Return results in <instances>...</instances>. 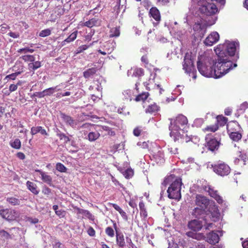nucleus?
Here are the masks:
<instances>
[{
	"instance_id": "obj_1",
	"label": "nucleus",
	"mask_w": 248,
	"mask_h": 248,
	"mask_svg": "<svg viewBox=\"0 0 248 248\" xmlns=\"http://www.w3.org/2000/svg\"><path fill=\"white\" fill-rule=\"evenodd\" d=\"M195 202L197 206L193 210L195 216H200L206 211L210 214V218L212 221L216 222L219 220V211L214 201L210 200L204 196L197 194L195 197Z\"/></svg>"
},
{
	"instance_id": "obj_2",
	"label": "nucleus",
	"mask_w": 248,
	"mask_h": 248,
	"mask_svg": "<svg viewBox=\"0 0 248 248\" xmlns=\"http://www.w3.org/2000/svg\"><path fill=\"white\" fill-rule=\"evenodd\" d=\"M222 46L216 47L215 51L217 55V62H215L214 71L215 73L214 78H217L228 73L229 71L237 66V64L233 63L230 60L229 57L221 51L220 48Z\"/></svg>"
},
{
	"instance_id": "obj_3",
	"label": "nucleus",
	"mask_w": 248,
	"mask_h": 248,
	"mask_svg": "<svg viewBox=\"0 0 248 248\" xmlns=\"http://www.w3.org/2000/svg\"><path fill=\"white\" fill-rule=\"evenodd\" d=\"M214 65V61L209 57H201L197 62V68L199 72L206 77L214 78L215 73Z\"/></svg>"
},
{
	"instance_id": "obj_4",
	"label": "nucleus",
	"mask_w": 248,
	"mask_h": 248,
	"mask_svg": "<svg viewBox=\"0 0 248 248\" xmlns=\"http://www.w3.org/2000/svg\"><path fill=\"white\" fill-rule=\"evenodd\" d=\"M188 123L187 118L183 115H179L176 117L173 124L171 123L170 126V136L174 139L175 141L178 140L181 136L179 130L181 129V127H183L187 124Z\"/></svg>"
},
{
	"instance_id": "obj_5",
	"label": "nucleus",
	"mask_w": 248,
	"mask_h": 248,
	"mask_svg": "<svg viewBox=\"0 0 248 248\" xmlns=\"http://www.w3.org/2000/svg\"><path fill=\"white\" fill-rule=\"evenodd\" d=\"M182 179L176 178L167 190L168 197L170 199L179 201L181 199Z\"/></svg>"
},
{
	"instance_id": "obj_6",
	"label": "nucleus",
	"mask_w": 248,
	"mask_h": 248,
	"mask_svg": "<svg viewBox=\"0 0 248 248\" xmlns=\"http://www.w3.org/2000/svg\"><path fill=\"white\" fill-rule=\"evenodd\" d=\"M211 168L217 175L222 177L228 176L231 172L229 165L221 160H218L212 164Z\"/></svg>"
},
{
	"instance_id": "obj_7",
	"label": "nucleus",
	"mask_w": 248,
	"mask_h": 248,
	"mask_svg": "<svg viewBox=\"0 0 248 248\" xmlns=\"http://www.w3.org/2000/svg\"><path fill=\"white\" fill-rule=\"evenodd\" d=\"M113 222V226L116 231V242L119 248H126L125 241L124 235L122 233L118 232L117 224L115 222ZM125 241L127 244L128 248H137L133 243L131 239L128 237H126Z\"/></svg>"
},
{
	"instance_id": "obj_8",
	"label": "nucleus",
	"mask_w": 248,
	"mask_h": 248,
	"mask_svg": "<svg viewBox=\"0 0 248 248\" xmlns=\"http://www.w3.org/2000/svg\"><path fill=\"white\" fill-rule=\"evenodd\" d=\"M0 216L9 221H12L19 217L20 213L15 209L6 208L0 210Z\"/></svg>"
},
{
	"instance_id": "obj_9",
	"label": "nucleus",
	"mask_w": 248,
	"mask_h": 248,
	"mask_svg": "<svg viewBox=\"0 0 248 248\" xmlns=\"http://www.w3.org/2000/svg\"><path fill=\"white\" fill-rule=\"evenodd\" d=\"M205 147L212 152L217 151L220 146V142L211 134H207L205 137Z\"/></svg>"
},
{
	"instance_id": "obj_10",
	"label": "nucleus",
	"mask_w": 248,
	"mask_h": 248,
	"mask_svg": "<svg viewBox=\"0 0 248 248\" xmlns=\"http://www.w3.org/2000/svg\"><path fill=\"white\" fill-rule=\"evenodd\" d=\"M238 44L234 42L226 43L223 45H219L217 47L222 46L220 48L221 51L224 53V54L227 55L228 57L233 56L235 55L236 50V46Z\"/></svg>"
},
{
	"instance_id": "obj_11",
	"label": "nucleus",
	"mask_w": 248,
	"mask_h": 248,
	"mask_svg": "<svg viewBox=\"0 0 248 248\" xmlns=\"http://www.w3.org/2000/svg\"><path fill=\"white\" fill-rule=\"evenodd\" d=\"M200 11L201 13L206 16H211L217 12V6L213 3H206L200 7Z\"/></svg>"
},
{
	"instance_id": "obj_12",
	"label": "nucleus",
	"mask_w": 248,
	"mask_h": 248,
	"mask_svg": "<svg viewBox=\"0 0 248 248\" xmlns=\"http://www.w3.org/2000/svg\"><path fill=\"white\" fill-rule=\"evenodd\" d=\"M183 66V69L187 73H190L194 69L193 58L191 53H186Z\"/></svg>"
},
{
	"instance_id": "obj_13",
	"label": "nucleus",
	"mask_w": 248,
	"mask_h": 248,
	"mask_svg": "<svg viewBox=\"0 0 248 248\" xmlns=\"http://www.w3.org/2000/svg\"><path fill=\"white\" fill-rule=\"evenodd\" d=\"M204 190L208 192L209 195L214 198L218 203L221 204L223 202L222 198L219 195L217 190H215L213 187L210 186H206Z\"/></svg>"
},
{
	"instance_id": "obj_14",
	"label": "nucleus",
	"mask_w": 248,
	"mask_h": 248,
	"mask_svg": "<svg viewBox=\"0 0 248 248\" xmlns=\"http://www.w3.org/2000/svg\"><path fill=\"white\" fill-rule=\"evenodd\" d=\"M220 238L217 232L212 231L207 233L205 236V241L209 244L215 245L219 241Z\"/></svg>"
},
{
	"instance_id": "obj_15",
	"label": "nucleus",
	"mask_w": 248,
	"mask_h": 248,
	"mask_svg": "<svg viewBox=\"0 0 248 248\" xmlns=\"http://www.w3.org/2000/svg\"><path fill=\"white\" fill-rule=\"evenodd\" d=\"M219 38V35L217 32H212L206 38L204 43L206 46H212L218 41Z\"/></svg>"
},
{
	"instance_id": "obj_16",
	"label": "nucleus",
	"mask_w": 248,
	"mask_h": 248,
	"mask_svg": "<svg viewBox=\"0 0 248 248\" xmlns=\"http://www.w3.org/2000/svg\"><path fill=\"white\" fill-rule=\"evenodd\" d=\"M188 228L194 232H198L201 230L203 224L201 221L198 219H193L188 222Z\"/></svg>"
},
{
	"instance_id": "obj_17",
	"label": "nucleus",
	"mask_w": 248,
	"mask_h": 248,
	"mask_svg": "<svg viewBox=\"0 0 248 248\" xmlns=\"http://www.w3.org/2000/svg\"><path fill=\"white\" fill-rule=\"evenodd\" d=\"M50 16L49 17L50 21L54 22L61 15L63 14V9L60 7H54L50 12Z\"/></svg>"
},
{
	"instance_id": "obj_18",
	"label": "nucleus",
	"mask_w": 248,
	"mask_h": 248,
	"mask_svg": "<svg viewBox=\"0 0 248 248\" xmlns=\"http://www.w3.org/2000/svg\"><path fill=\"white\" fill-rule=\"evenodd\" d=\"M240 129L241 126L236 121H231L227 124V133H231L232 132L240 131Z\"/></svg>"
},
{
	"instance_id": "obj_19",
	"label": "nucleus",
	"mask_w": 248,
	"mask_h": 248,
	"mask_svg": "<svg viewBox=\"0 0 248 248\" xmlns=\"http://www.w3.org/2000/svg\"><path fill=\"white\" fill-rule=\"evenodd\" d=\"M149 15L150 17H153L157 22L161 20L160 12L155 7H153L150 9Z\"/></svg>"
},
{
	"instance_id": "obj_20",
	"label": "nucleus",
	"mask_w": 248,
	"mask_h": 248,
	"mask_svg": "<svg viewBox=\"0 0 248 248\" xmlns=\"http://www.w3.org/2000/svg\"><path fill=\"white\" fill-rule=\"evenodd\" d=\"M40 133L43 135L47 136L48 133L46 132V129L41 126H33L31 128V134L32 135H34L37 133Z\"/></svg>"
},
{
	"instance_id": "obj_21",
	"label": "nucleus",
	"mask_w": 248,
	"mask_h": 248,
	"mask_svg": "<svg viewBox=\"0 0 248 248\" xmlns=\"http://www.w3.org/2000/svg\"><path fill=\"white\" fill-rule=\"evenodd\" d=\"M62 118L64 122L72 127H75L77 124V121L73 119L71 116L67 115L65 114H62Z\"/></svg>"
},
{
	"instance_id": "obj_22",
	"label": "nucleus",
	"mask_w": 248,
	"mask_h": 248,
	"mask_svg": "<svg viewBox=\"0 0 248 248\" xmlns=\"http://www.w3.org/2000/svg\"><path fill=\"white\" fill-rule=\"evenodd\" d=\"M164 155L162 151L159 150L153 155V158L157 164H162L164 162Z\"/></svg>"
},
{
	"instance_id": "obj_23",
	"label": "nucleus",
	"mask_w": 248,
	"mask_h": 248,
	"mask_svg": "<svg viewBox=\"0 0 248 248\" xmlns=\"http://www.w3.org/2000/svg\"><path fill=\"white\" fill-rule=\"evenodd\" d=\"M100 25V21L96 18H93L84 23V26L91 28L94 26H98Z\"/></svg>"
},
{
	"instance_id": "obj_24",
	"label": "nucleus",
	"mask_w": 248,
	"mask_h": 248,
	"mask_svg": "<svg viewBox=\"0 0 248 248\" xmlns=\"http://www.w3.org/2000/svg\"><path fill=\"white\" fill-rule=\"evenodd\" d=\"M35 171L39 172L40 174L41 175V178L43 182L47 183L49 186L51 185L52 178L50 175H47L46 173L40 170H36Z\"/></svg>"
},
{
	"instance_id": "obj_25",
	"label": "nucleus",
	"mask_w": 248,
	"mask_h": 248,
	"mask_svg": "<svg viewBox=\"0 0 248 248\" xmlns=\"http://www.w3.org/2000/svg\"><path fill=\"white\" fill-rule=\"evenodd\" d=\"M230 138L234 142H238L240 140L242 137V134L240 131L235 132H232L228 133Z\"/></svg>"
},
{
	"instance_id": "obj_26",
	"label": "nucleus",
	"mask_w": 248,
	"mask_h": 248,
	"mask_svg": "<svg viewBox=\"0 0 248 248\" xmlns=\"http://www.w3.org/2000/svg\"><path fill=\"white\" fill-rule=\"evenodd\" d=\"M160 107L155 103L148 105L145 109L146 113H156L159 110Z\"/></svg>"
},
{
	"instance_id": "obj_27",
	"label": "nucleus",
	"mask_w": 248,
	"mask_h": 248,
	"mask_svg": "<svg viewBox=\"0 0 248 248\" xmlns=\"http://www.w3.org/2000/svg\"><path fill=\"white\" fill-rule=\"evenodd\" d=\"M217 123L216 125L218 126H223L227 124L228 119L223 116L222 115H219L216 117Z\"/></svg>"
},
{
	"instance_id": "obj_28",
	"label": "nucleus",
	"mask_w": 248,
	"mask_h": 248,
	"mask_svg": "<svg viewBox=\"0 0 248 248\" xmlns=\"http://www.w3.org/2000/svg\"><path fill=\"white\" fill-rule=\"evenodd\" d=\"M28 189L35 195L39 193V190L37 189V185L31 181H28L26 183Z\"/></svg>"
},
{
	"instance_id": "obj_29",
	"label": "nucleus",
	"mask_w": 248,
	"mask_h": 248,
	"mask_svg": "<svg viewBox=\"0 0 248 248\" xmlns=\"http://www.w3.org/2000/svg\"><path fill=\"white\" fill-rule=\"evenodd\" d=\"M149 95L150 94L148 92H142L137 95L134 100L136 102H144Z\"/></svg>"
},
{
	"instance_id": "obj_30",
	"label": "nucleus",
	"mask_w": 248,
	"mask_h": 248,
	"mask_svg": "<svg viewBox=\"0 0 248 248\" xmlns=\"http://www.w3.org/2000/svg\"><path fill=\"white\" fill-rule=\"evenodd\" d=\"M96 67H92L87 69L83 72V76L85 78H89L93 76L97 72Z\"/></svg>"
},
{
	"instance_id": "obj_31",
	"label": "nucleus",
	"mask_w": 248,
	"mask_h": 248,
	"mask_svg": "<svg viewBox=\"0 0 248 248\" xmlns=\"http://www.w3.org/2000/svg\"><path fill=\"white\" fill-rule=\"evenodd\" d=\"M139 207L140 216L144 218H146L148 216V213L145 208V204L142 201L140 202Z\"/></svg>"
},
{
	"instance_id": "obj_32",
	"label": "nucleus",
	"mask_w": 248,
	"mask_h": 248,
	"mask_svg": "<svg viewBox=\"0 0 248 248\" xmlns=\"http://www.w3.org/2000/svg\"><path fill=\"white\" fill-rule=\"evenodd\" d=\"M6 201L13 206H18L20 204V200L14 197H7Z\"/></svg>"
},
{
	"instance_id": "obj_33",
	"label": "nucleus",
	"mask_w": 248,
	"mask_h": 248,
	"mask_svg": "<svg viewBox=\"0 0 248 248\" xmlns=\"http://www.w3.org/2000/svg\"><path fill=\"white\" fill-rule=\"evenodd\" d=\"M133 70V74H132L133 77L140 78L144 75V71L141 68L137 67V68H134Z\"/></svg>"
},
{
	"instance_id": "obj_34",
	"label": "nucleus",
	"mask_w": 248,
	"mask_h": 248,
	"mask_svg": "<svg viewBox=\"0 0 248 248\" xmlns=\"http://www.w3.org/2000/svg\"><path fill=\"white\" fill-rule=\"evenodd\" d=\"M100 134L98 132H91L88 134V140L90 141H94L97 140Z\"/></svg>"
},
{
	"instance_id": "obj_35",
	"label": "nucleus",
	"mask_w": 248,
	"mask_h": 248,
	"mask_svg": "<svg viewBox=\"0 0 248 248\" xmlns=\"http://www.w3.org/2000/svg\"><path fill=\"white\" fill-rule=\"evenodd\" d=\"M218 129V126L215 124L213 125H208L206 127L203 128L202 131L204 132H215Z\"/></svg>"
},
{
	"instance_id": "obj_36",
	"label": "nucleus",
	"mask_w": 248,
	"mask_h": 248,
	"mask_svg": "<svg viewBox=\"0 0 248 248\" xmlns=\"http://www.w3.org/2000/svg\"><path fill=\"white\" fill-rule=\"evenodd\" d=\"M120 34V28H112L110 30V37H118Z\"/></svg>"
},
{
	"instance_id": "obj_37",
	"label": "nucleus",
	"mask_w": 248,
	"mask_h": 248,
	"mask_svg": "<svg viewBox=\"0 0 248 248\" xmlns=\"http://www.w3.org/2000/svg\"><path fill=\"white\" fill-rule=\"evenodd\" d=\"M11 146L16 149H19L21 148V141L18 139H16L13 142H10Z\"/></svg>"
},
{
	"instance_id": "obj_38",
	"label": "nucleus",
	"mask_w": 248,
	"mask_h": 248,
	"mask_svg": "<svg viewBox=\"0 0 248 248\" xmlns=\"http://www.w3.org/2000/svg\"><path fill=\"white\" fill-rule=\"evenodd\" d=\"M57 136L59 138L60 140H63L64 142L67 143L70 141V139L64 133L59 132L57 133Z\"/></svg>"
},
{
	"instance_id": "obj_39",
	"label": "nucleus",
	"mask_w": 248,
	"mask_h": 248,
	"mask_svg": "<svg viewBox=\"0 0 248 248\" xmlns=\"http://www.w3.org/2000/svg\"><path fill=\"white\" fill-rule=\"evenodd\" d=\"M41 66V62L39 61H36L35 62H31L29 64V67L30 68H31L32 70H35Z\"/></svg>"
},
{
	"instance_id": "obj_40",
	"label": "nucleus",
	"mask_w": 248,
	"mask_h": 248,
	"mask_svg": "<svg viewBox=\"0 0 248 248\" xmlns=\"http://www.w3.org/2000/svg\"><path fill=\"white\" fill-rule=\"evenodd\" d=\"M20 59H21L25 62H33L35 60L34 56L33 55H26L22 56L20 57Z\"/></svg>"
},
{
	"instance_id": "obj_41",
	"label": "nucleus",
	"mask_w": 248,
	"mask_h": 248,
	"mask_svg": "<svg viewBox=\"0 0 248 248\" xmlns=\"http://www.w3.org/2000/svg\"><path fill=\"white\" fill-rule=\"evenodd\" d=\"M57 86L54 87H50L47 89H46L44 90V92L45 93V96H50L55 92V90L57 89Z\"/></svg>"
},
{
	"instance_id": "obj_42",
	"label": "nucleus",
	"mask_w": 248,
	"mask_h": 248,
	"mask_svg": "<svg viewBox=\"0 0 248 248\" xmlns=\"http://www.w3.org/2000/svg\"><path fill=\"white\" fill-rule=\"evenodd\" d=\"M56 169L57 170L61 172L66 171V168L61 163H58L56 165Z\"/></svg>"
},
{
	"instance_id": "obj_43",
	"label": "nucleus",
	"mask_w": 248,
	"mask_h": 248,
	"mask_svg": "<svg viewBox=\"0 0 248 248\" xmlns=\"http://www.w3.org/2000/svg\"><path fill=\"white\" fill-rule=\"evenodd\" d=\"M123 174L126 178L129 179L133 175L134 172L131 169L129 168L124 172Z\"/></svg>"
},
{
	"instance_id": "obj_44",
	"label": "nucleus",
	"mask_w": 248,
	"mask_h": 248,
	"mask_svg": "<svg viewBox=\"0 0 248 248\" xmlns=\"http://www.w3.org/2000/svg\"><path fill=\"white\" fill-rule=\"evenodd\" d=\"M51 32V30L49 29H46L44 30L41 31L39 33V36L40 37H45L46 36H48L50 35Z\"/></svg>"
},
{
	"instance_id": "obj_45",
	"label": "nucleus",
	"mask_w": 248,
	"mask_h": 248,
	"mask_svg": "<svg viewBox=\"0 0 248 248\" xmlns=\"http://www.w3.org/2000/svg\"><path fill=\"white\" fill-rule=\"evenodd\" d=\"M106 233L109 237H113L115 235L114 231L110 227H108L105 229Z\"/></svg>"
},
{
	"instance_id": "obj_46",
	"label": "nucleus",
	"mask_w": 248,
	"mask_h": 248,
	"mask_svg": "<svg viewBox=\"0 0 248 248\" xmlns=\"http://www.w3.org/2000/svg\"><path fill=\"white\" fill-rule=\"evenodd\" d=\"M93 44V43L91 44L90 45H82V46H80L79 47H78V49L77 50V53H81L84 50L87 49L90 46H92Z\"/></svg>"
},
{
	"instance_id": "obj_47",
	"label": "nucleus",
	"mask_w": 248,
	"mask_h": 248,
	"mask_svg": "<svg viewBox=\"0 0 248 248\" xmlns=\"http://www.w3.org/2000/svg\"><path fill=\"white\" fill-rule=\"evenodd\" d=\"M21 72H16L6 76L5 78H9L12 80H15L16 77L20 75Z\"/></svg>"
},
{
	"instance_id": "obj_48",
	"label": "nucleus",
	"mask_w": 248,
	"mask_h": 248,
	"mask_svg": "<svg viewBox=\"0 0 248 248\" xmlns=\"http://www.w3.org/2000/svg\"><path fill=\"white\" fill-rule=\"evenodd\" d=\"M34 51V50L33 49H31L29 47H25V48H20V49H19L18 50H17V52L18 53H27V52H30V53H32Z\"/></svg>"
},
{
	"instance_id": "obj_49",
	"label": "nucleus",
	"mask_w": 248,
	"mask_h": 248,
	"mask_svg": "<svg viewBox=\"0 0 248 248\" xmlns=\"http://www.w3.org/2000/svg\"><path fill=\"white\" fill-rule=\"evenodd\" d=\"M102 128L106 131L108 132V134L110 136H114L115 133L114 131H112L111 129L107 126H102Z\"/></svg>"
},
{
	"instance_id": "obj_50",
	"label": "nucleus",
	"mask_w": 248,
	"mask_h": 248,
	"mask_svg": "<svg viewBox=\"0 0 248 248\" xmlns=\"http://www.w3.org/2000/svg\"><path fill=\"white\" fill-rule=\"evenodd\" d=\"M194 239H197L198 240H205V236L202 233H196Z\"/></svg>"
},
{
	"instance_id": "obj_51",
	"label": "nucleus",
	"mask_w": 248,
	"mask_h": 248,
	"mask_svg": "<svg viewBox=\"0 0 248 248\" xmlns=\"http://www.w3.org/2000/svg\"><path fill=\"white\" fill-rule=\"evenodd\" d=\"M141 131L142 129L141 127H137L133 130V134L136 137H139L140 136Z\"/></svg>"
},
{
	"instance_id": "obj_52",
	"label": "nucleus",
	"mask_w": 248,
	"mask_h": 248,
	"mask_svg": "<svg viewBox=\"0 0 248 248\" xmlns=\"http://www.w3.org/2000/svg\"><path fill=\"white\" fill-rule=\"evenodd\" d=\"M45 94L44 93V91H43L42 92H35L33 94V96L37 97L39 98H41L44 97L45 96Z\"/></svg>"
},
{
	"instance_id": "obj_53",
	"label": "nucleus",
	"mask_w": 248,
	"mask_h": 248,
	"mask_svg": "<svg viewBox=\"0 0 248 248\" xmlns=\"http://www.w3.org/2000/svg\"><path fill=\"white\" fill-rule=\"evenodd\" d=\"M0 234L1 236L4 237L6 239L11 238L10 234L4 230H1L0 231Z\"/></svg>"
},
{
	"instance_id": "obj_54",
	"label": "nucleus",
	"mask_w": 248,
	"mask_h": 248,
	"mask_svg": "<svg viewBox=\"0 0 248 248\" xmlns=\"http://www.w3.org/2000/svg\"><path fill=\"white\" fill-rule=\"evenodd\" d=\"M55 214L60 217H63L66 214V212L63 210H59L55 212Z\"/></svg>"
},
{
	"instance_id": "obj_55",
	"label": "nucleus",
	"mask_w": 248,
	"mask_h": 248,
	"mask_svg": "<svg viewBox=\"0 0 248 248\" xmlns=\"http://www.w3.org/2000/svg\"><path fill=\"white\" fill-rule=\"evenodd\" d=\"M53 248H66L65 245L60 242H56L53 245Z\"/></svg>"
},
{
	"instance_id": "obj_56",
	"label": "nucleus",
	"mask_w": 248,
	"mask_h": 248,
	"mask_svg": "<svg viewBox=\"0 0 248 248\" xmlns=\"http://www.w3.org/2000/svg\"><path fill=\"white\" fill-rule=\"evenodd\" d=\"M205 224H204V227L205 230H209L210 228H212L213 223L210 222H207L206 219H204Z\"/></svg>"
},
{
	"instance_id": "obj_57",
	"label": "nucleus",
	"mask_w": 248,
	"mask_h": 248,
	"mask_svg": "<svg viewBox=\"0 0 248 248\" xmlns=\"http://www.w3.org/2000/svg\"><path fill=\"white\" fill-rule=\"evenodd\" d=\"M141 61L146 65H147L149 63L147 54H145L141 57Z\"/></svg>"
},
{
	"instance_id": "obj_58",
	"label": "nucleus",
	"mask_w": 248,
	"mask_h": 248,
	"mask_svg": "<svg viewBox=\"0 0 248 248\" xmlns=\"http://www.w3.org/2000/svg\"><path fill=\"white\" fill-rule=\"evenodd\" d=\"M142 4L146 9H148L151 5V2L149 0H143L142 2Z\"/></svg>"
},
{
	"instance_id": "obj_59",
	"label": "nucleus",
	"mask_w": 248,
	"mask_h": 248,
	"mask_svg": "<svg viewBox=\"0 0 248 248\" xmlns=\"http://www.w3.org/2000/svg\"><path fill=\"white\" fill-rule=\"evenodd\" d=\"M112 181L114 183L115 186H119L121 187L124 188V186L119 183V182L113 176H111Z\"/></svg>"
},
{
	"instance_id": "obj_60",
	"label": "nucleus",
	"mask_w": 248,
	"mask_h": 248,
	"mask_svg": "<svg viewBox=\"0 0 248 248\" xmlns=\"http://www.w3.org/2000/svg\"><path fill=\"white\" fill-rule=\"evenodd\" d=\"M87 232H88V234L90 235V236H94L95 234V232L94 231V230L93 229V227H90L88 231H87Z\"/></svg>"
},
{
	"instance_id": "obj_61",
	"label": "nucleus",
	"mask_w": 248,
	"mask_h": 248,
	"mask_svg": "<svg viewBox=\"0 0 248 248\" xmlns=\"http://www.w3.org/2000/svg\"><path fill=\"white\" fill-rule=\"evenodd\" d=\"M73 41L72 39L69 37V36L65 39L62 42L61 45L62 46H65L67 43H69Z\"/></svg>"
},
{
	"instance_id": "obj_62",
	"label": "nucleus",
	"mask_w": 248,
	"mask_h": 248,
	"mask_svg": "<svg viewBox=\"0 0 248 248\" xmlns=\"http://www.w3.org/2000/svg\"><path fill=\"white\" fill-rule=\"evenodd\" d=\"M248 108V103L245 102L243 103L240 107V109L242 110L245 111L247 108Z\"/></svg>"
},
{
	"instance_id": "obj_63",
	"label": "nucleus",
	"mask_w": 248,
	"mask_h": 248,
	"mask_svg": "<svg viewBox=\"0 0 248 248\" xmlns=\"http://www.w3.org/2000/svg\"><path fill=\"white\" fill-rule=\"evenodd\" d=\"M8 35L13 38H17L19 37V33L10 32Z\"/></svg>"
},
{
	"instance_id": "obj_64",
	"label": "nucleus",
	"mask_w": 248,
	"mask_h": 248,
	"mask_svg": "<svg viewBox=\"0 0 248 248\" xmlns=\"http://www.w3.org/2000/svg\"><path fill=\"white\" fill-rule=\"evenodd\" d=\"M10 29V27L6 24H3L2 25V27L1 28V31L2 33H4L6 32L7 29Z\"/></svg>"
}]
</instances>
